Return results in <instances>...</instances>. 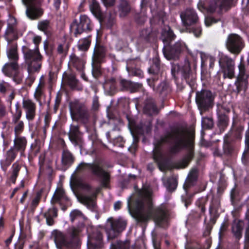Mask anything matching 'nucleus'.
<instances>
[{
	"mask_svg": "<svg viewBox=\"0 0 249 249\" xmlns=\"http://www.w3.org/2000/svg\"><path fill=\"white\" fill-rule=\"evenodd\" d=\"M60 4L61 0H54V5L57 10L59 9Z\"/></svg>",
	"mask_w": 249,
	"mask_h": 249,
	"instance_id": "nucleus-60",
	"label": "nucleus"
},
{
	"mask_svg": "<svg viewBox=\"0 0 249 249\" xmlns=\"http://www.w3.org/2000/svg\"><path fill=\"white\" fill-rule=\"evenodd\" d=\"M22 107L25 113L26 118L29 121H33L36 115V103L31 99H24L22 101Z\"/></svg>",
	"mask_w": 249,
	"mask_h": 249,
	"instance_id": "nucleus-13",
	"label": "nucleus"
},
{
	"mask_svg": "<svg viewBox=\"0 0 249 249\" xmlns=\"http://www.w3.org/2000/svg\"><path fill=\"white\" fill-rule=\"evenodd\" d=\"M63 78L71 87L74 86L76 84L77 81L74 74L73 73H65L63 76Z\"/></svg>",
	"mask_w": 249,
	"mask_h": 249,
	"instance_id": "nucleus-32",
	"label": "nucleus"
},
{
	"mask_svg": "<svg viewBox=\"0 0 249 249\" xmlns=\"http://www.w3.org/2000/svg\"><path fill=\"white\" fill-rule=\"evenodd\" d=\"M106 7L110 6L114 4L115 0H102Z\"/></svg>",
	"mask_w": 249,
	"mask_h": 249,
	"instance_id": "nucleus-52",
	"label": "nucleus"
},
{
	"mask_svg": "<svg viewBox=\"0 0 249 249\" xmlns=\"http://www.w3.org/2000/svg\"><path fill=\"white\" fill-rule=\"evenodd\" d=\"M144 112L149 115H152L157 113V109L153 102L147 104L144 107Z\"/></svg>",
	"mask_w": 249,
	"mask_h": 249,
	"instance_id": "nucleus-31",
	"label": "nucleus"
},
{
	"mask_svg": "<svg viewBox=\"0 0 249 249\" xmlns=\"http://www.w3.org/2000/svg\"><path fill=\"white\" fill-rule=\"evenodd\" d=\"M245 149L247 151L249 149V128L246 131L245 134Z\"/></svg>",
	"mask_w": 249,
	"mask_h": 249,
	"instance_id": "nucleus-46",
	"label": "nucleus"
},
{
	"mask_svg": "<svg viewBox=\"0 0 249 249\" xmlns=\"http://www.w3.org/2000/svg\"><path fill=\"white\" fill-rule=\"evenodd\" d=\"M43 84L40 82L36 88L34 93V97L38 101H40L41 96L43 95Z\"/></svg>",
	"mask_w": 249,
	"mask_h": 249,
	"instance_id": "nucleus-37",
	"label": "nucleus"
},
{
	"mask_svg": "<svg viewBox=\"0 0 249 249\" xmlns=\"http://www.w3.org/2000/svg\"><path fill=\"white\" fill-rule=\"evenodd\" d=\"M90 9L92 14L100 20L107 24L108 28H110L114 23V18L110 15L104 16L101 11L99 3L96 0H92L90 5Z\"/></svg>",
	"mask_w": 249,
	"mask_h": 249,
	"instance_id": "nucleus-6",
	"label": "nucleus"
},
{
	"mask_svg": "<svg viewBox=\"0 0 249 249\" xmlns=\"http://www.w3.org/2000/svg\"><path fill=\"white\" fill-rule=\"evenodd\" d=\"M244 225V222L242 220L236 219L233 221L231 225V233L236 241L242 238Z\"/></svg>",
	"mask_w": 249,
	"mask_h": 249,
	"instance_id": "nucleus-15",
	"label": "nucleus"
},
{
	"mask_svg": "<svg viewBox=\"0 0 249 249\" xmlns=\"http://www.w3.org/2000/svg\"><path fill=\"white\" fill-rule=\"evenodd\" d=\"M162 36L163 41L168 42L174 39L175 35L169 27L165 28L162 33Z\"/></svg>",
	"mask_w": 249,
	"mask_h": 249,
	"instance_id": "nucleus-25",
	"label": "nucleus"
},
{
	"mask_svg": "<svg viewBox=\"0 0 249 249\" xmlns=\"http://www.w3.org/2000/svg\"><path fill=\"white\" fill-rule=\"evenodd\" d=\"M65 195L64 190L62 188H59L55 192L52 198V201H53V202H55L65 198Z\"/></svg>",
	"mask_w": 249,
	"mask_h": 249,
	"instance_id": "nucleus-33",
	"label": "nucleus"
},
{
	"mask_svg": "<svg viewBox=\"0 0 249 249\" xmlns=\"http://www.w3.org/2000/svg\"><path fill=\"white\" fill-rule=\"evenodd\" d=\"M18 69V65L17 62L7 63L2 68V71L7 75L11 76Z\"/></svg>",
	"mask_w": 249,
	"mask_h": 249,
	"instance_id": "nucleus-21",
	"label": "nucleus"
},
{
	"mask_svg": "<svg viewBox=\"0 0 249 249\" xmlns=\"http://www.w3.org/2000/svg\"><path fill=\"white\" fill-rule=\"evenodd\" d=\"M54 236V242L58 246H65L70 248L69 241H68L67 236L59 231H55L53 233Z\"/></svg>",
	"mask_w": 249,
	"mask_h": 249,
	"instance_id": "nucleus-18",
	"label": "nucleus"
},
{
	"mask_svg": "<svg viewBox=\"0 0 249 249\" xmlns=\"http://www.w3.org/2000/svg\"><path fill=\"white\" fill-rule=\"evenodd\" d=\"M191 72L190 64L188 61L185 62L184 65L179 68L178 72L180 73L185 78L189 77Z\"/></svg>",
	"mask_w": 249,
	"mask_h": 249,
	"instance_id": "nucleus-28",
	"label": "nucleus"
},
{
	"mask_svg": "<svg viewBox=\"0 0 249 249\" xmlns=\"http://www.w3.org/2000/svg\"><path fill=\"white\" fill-rule=\"evenodd\" d=\"M239 69L240 71V74L242 75L244 74V66L242 64H240L239 66Z\"/></svg>",
	"mask_w": 249,
	"mask_h": 249,
	"instance_id": "nucleus-61",
	"label": "nucleus"
},
{
	"mask_svg": "<svg viewBox=\"0 0 249 249\" xmlns=\"http://www.w3.org/2000/svg\"><path fill=\"white\" fill-rule=\"evenodd\" d=\"M98 99L96 96H95L93 99L92 108L93 110H97L99 107Z\"/></svg>",
	"mask_w": 249,
	"mask_h": 249,
	"instance_id": "nucleus-47",
	"label": "nucleus"
},
{
	"mask_svg": "<svg viewBox=\"0 0 249 249\" xmlns=\"http://www.w3.org/2000/svg\"><path fill=\"white\" fill-rule=\"evenodd\" d=\"M180 18L183 24L186 26L196 23L198 21V17L196 12L192 8H188L181 12Z\"/></svg>",
	"mask_w": 249,
	"mask_h": 249,
	"instance_id": "nucleus-14",
	"label": "nucleus"
},
{
	"mask_svg": "<svg viewBox=\"0 0 249 249\" xmlns=\"http://www.w3.org/2000/svg\"><path fill=\"white\" fill-rule=\"evenodd\" d=\"M149 72L151 74L157 75L160 73V67L158 60L149 69Z\"/></svg>",
	"mask_w": 249,
	"mask_h": 249,
	"instance_id": "nucleus-38",
	"label": "nucleus"
},
{
	"mask_svg": "<svg viewBox=\"0 0 249 249\" xmlns=\"http://www.w3.org/2000/svg\"><path fill=\"white\" fill-rule=\"evenodd\" d=\"M50 26V22L47 20H42L38 22L37 27L39 30L45 31Z\"/></svg>",
	"mask_w": 249,
	"mask_h": 249,
	"instance_id": "nucleus-40",
	"label": "nucleus"
},
{
	"mask_svg": "<svg viewBox=\"0 0 249 249\" xmlns=\"http://www.w3.org/2000/svg\"><path fill=\"white\" fill-rule=\"evenodd\" d=\"M202 124L203 127L207 128H210L213 125V120L209 118H203L202 119Z\"/></svg>",
	"mask_w": 249,
	"mask_h": 249,
	"instance_id": "nucleus-41",
	"label": "nucleus"
},
{
	"mask_svg": "<svg viewBox=\"0 0 249 249\" xmlns=\"http://www.w3.org/2000/svg\"><path fill=\"white\" fill-rule=\"evenodd\" d=\"M85 61L80 58L74 54H71L70 56L69 65L75 68L77 71L82 72L85 68Z\"/></svg>",
	"mask_w": 249,
	"mask_h": 249,
	"instance_id": "nucleus-17",
	"label": "nucleus"
},
{
	"mask_svg": "<svg viewBox=\"0 0 249 249\" xmlns=\"http://www.w3.org/2000/svg\"><path fill=\"white\" fill-rule=\"evenodd\" d=\"M193 153L192 151H190L187 156V158L188 161L186 162L185 164L183 166V168H184L185 167H186L187 166V165L188 164V162L192 159V158H193Z\"/></svg>",
	"mask_w": 249,
	"mask_h": 249,
	"instance_id": "nucleus-58",
	"label": "nucleus"
},
{
	"mask_svg": "<svg viewBox=\"0 0 249 249\" xmlns=\"http://www.w3.org/2000/svg\"><path fill=\"white\" fill-rule=\"evenodd\" d=\"M41 41V37L38 36H36L33 37V41L35 45V48H38V45L40 44Z\"/></svg>",
	"mask_w": 249,
	"mask_h": 249,
	"instance_id": "nucleus-48",
	"label": "nucleus"
},
{
	"mask_svg": "<svg viewBox=\"0 0 249 249\" xmlns=\"http://www.w3.org/2000/svg\"><path fill=\"white\" fill-rule=\"evenodd\" d=\"M79 23L86 31L90 30V21L86 16L83 15L80 17Z\"/></svg>",
	"mask_w": 249,
	"mask_h": 249,
	"instance_id": "nucleus-30",
	"label": "nucleus"
},
{
	"mask_svg": "<svg viewBox=\"0 0 249 249\" xmlns=\"http://www.w3.org/2000/svg\"><path fill=\"white\" fill-rule=\"evenodd\" d=\"M17 155V153L16 152L14 151V149L12 148H11L8 152H7V159L8 160H10V161H13L15 158L16 157Z\"/></svg>",
	"mask_w": 249,
	"mask_h": 249,
	"instance_id": "nucleus-44",
	"label": "nucleus"
},
{
	"mask_svg": "<svg viewBox=\"0 0 249 249\" xmlns=\"http://www.w3.org/2000/svg\"><path fill=\"white\" fill-rule=\"evenodd\" d=\"M79 127L77 125H71L69 133V138L71 141L75 142L79 134Z\"/></svg>",
	"mask_w": 249,
	"mask_h": 249,
	"instance_id": "nucleus-29",
	"label": "nucleus"
},
{
	"mask_svg": "<svg viewBox=\"0 0 249 249\" xmlns=\"http://www.w3.org/2000/svg\"><path fill=\"white\" fill-rule=\"evenodd\" d=\"M129 247V244L128 242H119L118 243L117 246L115 249H128Z\"/></svg>",
	"mask_w": 249,
	"mask_h": 249,
	"instance_id": "nucleus-45",
	"label": "nucleus"
},
{
	"mask_svg": "<svg viewBox=\"0 0 249 249\" xmlns=\"http://www.w3.org/2000/svg\"><path fill=\"white\" fill-rule=\"evenodd\" d=\"M72 28L74 31L75 35L81 34L83 32L86 31L83 27L79 24V23H73L72 25Z\"/></svg>",
	"mask_w": 249,
	"mask_h": 249,
	"instance_id": "nucleus-42",
	"label": "nucleus"
},
{
	"mask_svg": "<svg viewBox=\"0 0 249 249\" xmlns=\"http://www.w3.org/2000/svg\"><path fill=\"white\" fill-rule=\"evenodd\" d=\"M198 9L201 11L202 12H204L206 9L204 5V4L202 2H199L197 4Z\"/></svg>",
	"mask_w": 249,
	"mask_h": 249,
	"instance_id": "nucleus-55",
	"label": "nucleus"
},
{
	"mask_svg": "<svg viewBox=\"0 0 249 249\" xmlns=\"http://www.w3.org/2000/svg\"><path fill=\"white\" fill-rule=\"evenodd\" d=\"M69 107L71 117L73 120H84L88 118L89 111L85 103L74 101L70 103Z\"/></svg>",
	"mask_w": 249,
	"mask_h": 249,
	"instance_id": "nucleus-5",
	"label": "nucleus"
},
{
	"mask_svg": "<svg viewBox=\"0 0 249 249\" xmlns=\"http://www.w3.org/2000/svg\"><path fill=\"white\" fill-rule=\"evenodd\" d=\"M100 70L99 68L93 66L92 73L94 77H98L100 74Z\"/></svg>",
	"mask_w": 249,
	"mask_h": 249,
	"instance_id": "nucleus-51",
	"label": "nucleus"
},
{
	"mask_svg": "<svg viewBox=\"0 0 249 249\" xmlns=\"http://www.w3.org/2000/svg\"><path fill=\"white\" fill-rule=\"evenodd\" d=\"M245 237L246 240L249 242V226L247 228L245 233Z\"/></svg>",
	"mask_w": 249,
	"mask_h": 249,
	"instance_id": "nucleus-63",
	"label": "nucleus"
},
{
	"mask_svg": "<svg viewBox=\"0 0 249 249\" xmlns=\"http://www.w3.org/2000/svg\"><path fill=\"white\" fill-rule=\"evenodd\" d=\"M96 234H97V238H96L95 240L100 242L102 239V238H103L102 235L99 232H97L96 233Z\"/></svg>",
	"mask_w": 249,
	"mask_h": 249,
	"instance_id": "nucleus-62",
	"label": "nucleus"
},
{
	"mask_svg": "<svg viewBox=\"0 0 249 249\" xmlns=\"http://www.w3.org/2000/svg\"><path fill=\"white\" fill-rule=\"evenodd\" d=\"M13 171L12 174L11 176V180L12 182L15 183L16 180V178L18 176V172L20 170V167L19 165L15 163L12 166Z\"/></svg>",
	"mask_w": 249,
	"mask_h": 249,
	"instance_id": "nucleus-36",
	"label": "nucleus"
},
{
	"mask_svg": "<svg viewBox=\"0 0 249 249\" xmlns=\"http://www.w3.org/2000/svg\"><path fill=\"white\" fill-rule=\"evenodd\" d=\"M39 196H36L32 201V204L33 206H36L39 201Z\"/></svg>",
	"mask_w": 249,
	"mask_h": 249,
	"instance_id": "nucleus-59",
	"label": "nucleus"
},
{
	"mask_svg": "<svg viewBox=\"0 0 249 249\" xmlns=\"http://www.w3.org/2000/svg\"><path fill=\"white\" fill-rule=\"evenodd\" d=\"M127 71L130 75L133 76H137L140 78L143 77V72L140 69H132L130 71H129L127 69Z\"/></svg>",
	"mask_w": 249,
	"mask_h": 249,
	"instance_id": "nucleus-43",
	"label": "nucleus"
},
{
	"mask_svg": "<svg viewBox=\"0 0 249 249\" xmlns=\"http://www.w3.org/2000/svg\"><path fill=\"white\" fill-rule=\"evenodd\" d=\"M149 40V33L147 30H142L137 40V44L139 47H143Z\"/></svg>",
	"mask_w": 249,
	"mask_h": 249,
	"instance_id": "nucleus-23",
	"label": "nucleus"
},
{
	"mask_svg": "<svg viewBox=\"0 0 249 249\" xmlns=\"http://www.w3.org/2000/svg\"><path fill=\"white\" fill-rule=\"evenodd\" d=\"M212 101V93L209 91L203 90L196 94V102L201 113L203 110H206L211 106Z\"/></svg>",
	"mask_w": 249,
	"mask_h": 249,
	"instance_id": "nucleus-9",
	"label": "nucleus"
},
{
	"mask_svg": "<svg viewBox=\"0 0 249 249\" xmlns=\"http://www.w3.org/2000/svg\"><path fill=\"white\" fill-rule=\"evenodd\" d=\"M193 33L196 36L198 37L201 34V30L200 28H197V29L194 30Z\"/></svg>",
	"mask_w": 249,
	"mask_h": 249,
	"instance_id": "nucleus-56",
	"label": "nucleus"
},
{
	"mask_svg": "<svg viewBox=\"0 0 249 249\" xmlns=\"http://www.w3.org/2000/svg\"><path fill=\"white\" fill-rule=\"evenodd\" d=\"M130 8L127 2L125 0L122 1L120 5L121 16H125L130 11Z\"/></svg>",
	"mask_w": 249,
	"mask_h": 249,
	"instance_id": "nucleus-34",
	"label": "nucleus"
},
{
	"mask_svg": "<svg viewBox=\"0 0 249 249\" xmlns=\"http://www.w3.org/2000/svg\"><path fill=\"white\" fill-rule=\"evenodd\" d=\"M163 53L165 57L168 59L170 60L174 58V56L172 54H170V53L167 51H163Z\"/></svg>",
	"mask_w": 249,
	"mask_h": 249,
	"instance_id": "nucleus-54",
	"label": "nucleus"
},
{
	"mask_svg": "<svg viewBox=\"0 0 249 249\" xmlns=\"http://www.w3.org/2000/svg\"><path fill=\"white\" fill-rule=\"evenodd\" d=\"M22 111L18 105L16 106V112L13 115L12 123L14 125V133L15 136H19L24 129V125L22 121L20 120Z\"/></svg>",
	"mask_w": 249,
	"mask_h": 249,
	"instance_id": "nucleus-12",
	"label": "nucleus"
},
{
	"mask_svg": "<svg viewBox=\"0 0 249 249\" xmlns=\"http://www.w3.org/2000/svg\"><path fill=\"white\" fill-rule=\"evenodd\" d=\"M151 196V190L147 187L138 192V197L133 205V215L139 222H145L153 217L157 224L162 226L167 222V214L160 209H153Z\"/></svg>",
	"mask_w": 249,
	"mask_h": 249,
	"instance_id": "nucleus-1",
	"label": "nucleus"
},
{
	"mask_svg": "<svg viewBox=\"0 0 249 249\" xmlns=\"http://www.w3.org/2000/svg\"><path fill=\"white\" fill-rule=\"evenodd\" d=\"M219 64L222 66V64L226 65L223 69V73L224 77H227L229 78H232L234 76V62L231 58L226 55L221 56L219 60Z\"/></svg>",
	"mask_w": 249,
	"mask_h": 249,
	"instance_id": "nucleus-11",
	"label": "nucleus"
},
{
	"mask_svg": "<svg viewBox=\"0 0 249 249\" xmlns=\"http://www.w3.org/2000/svg\"><path fill=\"white\" fill-rule=\"evenodd\" d=\"M12 88V87L8 83L4 81L0 82V92L1 93H8L9 91H11Z\"/></svg>",
	"mask_w": 249,
	"mask_h": 249,
	"instance_id": "nucleus-39",
	"label": "nucleus"
},
{
	"mask_svg": "<svg viewBox=\"0 0 249 249\" xmlns=\"http://www.w3.org/2000/svg\"><path fill=\"white\" fill-rule=\"evenodd\" d=\"M227 49L231 53L238 54L244 47L242 38L236 34L230 35L226 43Z\"/></svg>",
	"mask_w": 249,
	"mask_h": 249,
	"instance_id": "nucleus-7",
	"label": "nucleus"
},
{
	"mask_svg": "<svg viewBox=\"0 0 249 249\" xmlns=\"http://www.w3.org/2000/svg\"><path fill=\"white\" fill-rule=\"evenodd\" d=\"M27 142L24 137L19 136H15L14 140V145L15 149L19 151L21 156H24V151L26 149Z\"/></svg>",
	"mask_w": 249,
	"mask_h": 249,
	"instance_id": "nucleus-16",
	"label": "nucleus"
},
{
	"mask_svg": "<svg viewBox=\"0 0 249 249\" xmlns=\"http://www.w3.org/2000/svg\"><path fill=\"white\" fill-rule=\"evenodd\" d=\"M215 22L214 20L211 18H206L205 20V23L207 26H210L212 23Z\"/></svg>",
	"mask_w": 249,
	"mask_h": 249,
	"instance_id": "nucleus-53",
	"label": "nucleus"
},
{
	"mask_svg": "<svg viewBox=\"0 0 249 249\" xmlns=\"http://www.w3.org/2000/svg\"><path fill=\"white\" fill-rule=\"evenodd\" d=\"M124 221L120 220H109L107 225V232L109 238L116 237L125 228Z\"/></svg>",
	"mask_w": 249,
	"mask_h": 249,
	"instance_id": "nucleus-8",
	"label": "nucleus"
},
{
	"mask_svg": "<svg viewBox=\"0 0 249 249\" xmlns=\"http://www.w3.org/2000/svg\"><path fill=\"white\" fill-rule=\"evenodd\" d=\"M7 55L9 59L17 62L18 59V55L16 47L14 46L10 47L7 51Z\"/></svg>",
	"mask_w": 249,
	"mask_h": 249,
	"instance_id": "nucleus-26",
	"label": "nucleus"
},
{
	"mask_svg": "<svg viewBox=\"0 0 249 249\" xmlns=\"http://www.w3.org/2000/svg\"><path fill=\"white\" fill-rule=\"evenodd\" d=\"M197 171L196 169H193L190 172V176L191 177L194 178L196 176V174Z\"/></svg>",
	"mask_w": 249,
	"mask_h": 249,
	"instance_id": "nucleus-64",
	"label": "nucleus"
},
{
	"mask_svg": "<svg viewBox=\"0 0 249 249\" xmlns=\"http://www.w3.org/2000/svg\"><path fill=\"white\" fill-rule=\"evenodd\" d=\"M82 228L81 227H72L69 228L67 234L68 241H69L70 248H76L78 247L81 234Z\"/></svg>",
	"mask_w": 249,
	"mask_h": 249,
	"instance_id": "nucleus-10",
	"label": "nucleus"
},
{
	"mask_svg": "<svg viewBox=\"0 0 249 249\" xmlns=\"http://www.w3.org/2000/svg\"><path fill=\"white\" fill-rule=\"evenodd\" d=\"M176 47V52H179L184 49V48L185 47V45L184 44H181V43H177L175 45Z\"/></svg>",
	"mask_w": 249,
	"mask_h": 249,
	"instance_id": "nucleus-49",
	"label": "nucleus"
},
{
	"mask_svg": "<svg viewBox=\"0 0 249 249\" xmlns=\"http://www.w3.org/2000/svg\"><path fill=\"white\" fill-rule=\"evenodd\" d=\"M71 220L73 222L75 220H81L84 218L82 213L78 210H74L70 213Z\"/></svg>",
	"mask_w": 249,
	"mask_h": 249,
	"instance_id": "nucleus-35",
	"label": "nucleus"
},
{
	"mask_svg": "<svg viewBox=\"0 0 249 249\" xmlns=\"http://www.w3.org/2000/svg\"><path fill=\"white\" fill-rule=\"evenodd\" d=\"M22 52L29 71L34 72L38 71L41 68L42 60V56L38 48L36 47L33 50L28 47L23 46Z\"/></svg>",
	"mask_w": 249,
	"mask_h": 249,
	"instance_id": "nucleus-3",
	"label": "nucleus"
},
{
	"mask_svg": "<svg viewBox=\"0 0 249 249\" xmlns=\"http://www.w3.org/2000/svg\"><path fill=\"white\" fill-rule=\"evenodd\" d=\"M78 185L80 188L86 190H89L91 188L89 185L82 182H79Z\"/></svg>",
	"mask_w": 249,
	"mask_h": 249,
	"instance_id": "nucleus-50",
	"label": "nucleus"
},
{
	"mask_svg": "<svg viewBox=\"0 0 249 249\" xmlns=\"http://www.w3.org/2000/svg\"><path fill=\"white\" fill-rule=\"evenodd\" d=\"M74 158L72 154L67 150H64L61 157L62 164L65 166H70L74 161Z\"/></svg>",
	"mask_w": 249,
	"mask_h": 249,
	"instance_id": "nucleus-22",
	"label": "nucleus"
},
{
	"mask_svg": "<svg viewBox=\"0 0 249 249\" xmlns=\"http://www.w3.org/2000/svg\"><path fill=\"white\" fill-rule=\"evenodd\" d=\"M90 44L89 38H84L79 40L77 44L78 48L82 51H87Z\"/></svg>",
	"mask_w": 249,
	"mask_h": 249,
	"instance_id": "nucleus-27",
	"label": "nucleus"
},
{
	"mask_svg": "<svg viewBox=\"0 0 249 249\" xmlns=\"http://www.w3.org/2000/svg\"><path fill=\"white\" fill-rule=\"evenodd\" d=\"M44 216L46 219L48 225L51 226L53 224V218L57 216V211L53 208L49 209L47 212L44 213Z\"/></svg>",
	"mask_w": 249,
	"mask_h": 249,
	"instance_id": "nucleus-24",
	"label": "nucleus"
},
{
	"mask_svg": "<svg viewBox=\"0 0 249 249\" xmlns=\"http://www.w3.org/2000/svg\"><path fill=\"white\" fill-rule=\"evenodd\" d=\"M26 12L27 16L32 19L38 18L43 14V11L41 8L34 6L27 7Z\"/></svg>",
	"mask_w": 249,
	"mask_h": 249,
	"instance_id": "nucleus-20",
	"label": "nucleus"
},
{
	"mask_svg": "<svg viewBox=\"0 0 249 249\" xmlns=\"http://www.w3.org/2000/svg\"><path fill=\"white\" fill-rule=\"evenodd\" d=\"M90 170L92 174L99 177L101 180L102 185L107 187L109 181V174L104 170L96 163H81L76 168L75 172H83L87 170Z\"/></svg>",
	"mask_w": 249,
	"mask_h": 249,
	"instance_id": "nucleus-4",
	"label": "nucleus"
},
{
	"mask_svg": "<svg viewBox=\"0 0 249 249\" xmlns=\"http://www.w3.org/2000/svg\"><path fill=\"white\" fill-rule=\"evenodd\" d=\"M172 137L175 139V143L171 149V152L176 153L185 147H188L190 149L192 148L193 139L191 134L185 129H180L177 131L173 135L170 134L161 138L160 142L155 143L154 153L158 151V146L160 143L168 142L169 138ZM154 159H156L155 155H154Z\"/></svg>",
	"mask_w": 249,
	"mask_h": 249,
	"instance_id": "nucleus-2",
	"label": "nucleus"
},
{
	"mask_svg": "<svg viewBox=\"0 0 249 249\" xmlns=\"http://www.w3.org/2000/svg\"><path fill=\"white\" fill-rule=\"evenodd\" d=\"M122 206V203L121 201H118L116 202L114 204V208L115 210H119Z\"/></svg>",
	"mask_w": 249,
	"mask_h": 249,
	"instance_id": "nucleus-57",
	"label": "nucleus"
},
{
	"mask_svg": "<svg viewBox=\"0 0 249 249\" xmlns=\"http://www.w3.org/2000/svg\"><path fill=\"white\" fill-rule=\"evenodd\" d=\"M96 194L91 196L81 195L78 196L79 201L89 208H93L95 205Z\"/></svg>",
	"mask_w": 249,
	"mask_h": 249,
	"instance_id": "nucleus-19",
	"label": "nucleus"
}]
</instances>
